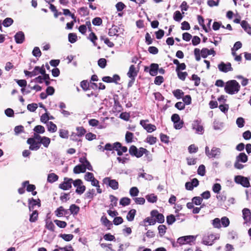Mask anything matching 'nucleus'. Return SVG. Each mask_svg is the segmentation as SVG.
Wrapping results in <instances>:
<instances>
[{
  "label": "nucleus",
  "mask_w": 251,
  "mask_h": 251,
  "mask_svg": "<svg viewBox=\"0 0 251 251\" xmlns=\"http://www.w3.org/2000/svg\"><path fill=\"white\" fill-rule=\"evenodd\" d=\"M240 86L237 81L231 80L226 82L225 90L227 93L233 95L237 93L240 90Z\"/></svg>",
  "instance_id": "obj_1"
},
{
  "label": "nucleus",
  "mask_w": 251,
  "mask_h": 251,
  "mask_svg": "<svg viewBox=\"0 0 251 251\" xmlns=\"http://www.w3.org/2000/svg\"><path fill=\"white\" fill-rule=\"evenodd\" d=\"M248 156L245 153H240L236 157V160L234 164V166L237 169H242L244 167V165L240 163H246L248 161Z\"/></svg>",
  "instance_id": "obj_2"
},
{
  "label": "nucleus",
  "mask_w": 251,
  "mask_h": 251,
  "mask_svg": "<svg viewBox=\"0 0 251 251\" xmlns=\"http://www.w3.org/2000/svg\"><path fill=\"white\" fill-rule=\"evenodd\" d=\"M73 185L76 188L75 192L79 195L83 194L85 190L86 187L83 184L82 181L80 179L74 180Z\"/></svg>",
  "instance_id": "obj_3"
},
{
  "label": "nucleus",
  "mask_w": 251,
  "mask_h": 251,
  "mask_svg": "<svg viewBox=\"0 0 251 251\" xmlns=\"http://www.w3.org/2000/svg\"><path fill=\"white\" fill-rule=\"evenodd\" d=\"M99 147L100 150L102 151H113V150L118 151V149H119L120 147H121V144L119 142H115L112 144L107 143L104 148H103L102 146Z\"/></svg>",
  "instance_id": "obj_4"
},
{
  "label": "nucleus",
  "mask_w": 251,
  "mask_h": 251,
  "mask_svg": "<svg viewBox=\"0 0 251 251\" xmlns=\"http://www.w3.org/2000/svg\"><path fill=\"white\" fill-rule=\"evenodd\" d=\"M234 181L237 184H241L244 187L248 188L250 186L248 178L242 176H235L234 177Z\"/></svg>",
  "instance_id": "obj_5"
},
{
  "label": "nucleus",
  "mask_w": 251,
  "mask_h": 251,
  "mask_svg": "<svg viewBox=\"0 0 251 251\" xmlns=\"http://www.w3.org/2000/svg\"><path fill=\"white\" fill-rule=\"evenodd\" d=\"M192 128L195 130V132L198 134H202L204 133V128L201 124V121L196 120L192 123Z\"/></svg>",
  "instance_id": "obj_6"
},
{
  "label": "nucleus",
  "mask_w": 251,
  "mask_h": 251,
  "mask_svg": "<svg viewBox=\"0 0 251 251\" xmlns=\"http://www.w3.org/2000/svg\"><path fill=\"white\" fill-rule=\"evenodd\" d=\"M219 238V234H210L203 238L202 242L205 245H212L214 241Z\"/></svg>",
  "instance_id": "obj_7"
},
{
  "label": "nucleus",
  "mask_w": 251,
  "mask_h": 251,
  "mask_svg": "<svg viewBox=\"0 0 251 251\" xmlns=\"http://www.w3.org/2000/svg\"><path fill=\"white\" fill-rule=\"evenodd\" d=\"M73 179L65 177L64 181L59 184V188L64 190H69L72 187V184L73 183Z\"/></svg>",
  "instance_id": "obj_8"
},
{
  "label": "nucleus",
  "mask_w": 251,
  "mask_h": 251,
  "mask_svg": "<svg viewBox=\"0 0 251 251\" xmlns=\"http://www.w3.org/2000/svg\"><path fill=\"white\" fill-rule=\"evenodd\" d=\"M218 68L220 71L224 73H227L233 71L231 64L229 62L225 63L222 62L218 65Z\"/></svg>",
  "instance_id": "obj_9"
},
{
  "label": "nucleus",
  "mask_w": 251,
  "mask_h": 251,
  "mask_svg": "<svg viewBox=\"0 0 251 251\" xmlns=\"http://www.w3.org/2000/svg\"><path fill=\"white\" fill-rule=\"evenodd\" d=\"M103 182L113 190H117L119 188L118 182L115 179H111L109 177H105L103 179Z\"/></svg>",
  "instance_id": "obj_10"
},
{
  "label": "nucleus",
  "mask_w": 251,
  "mask_h": 251,
  "mask_svg": "<svg viewBox=\"0 0 251 251\" xmlns=\"http://www.w3.org/2000/svg\"><path fill=\"white\" fill-rule=\"evenodd\" d=\"M148 120L140 121V125L146 129L148 132H152L156 130V126L152 124H148Z\"/></svg>",
  "instance_id": "obj_11"
},
{
  "label": "nucleus",
  "mask_w": 251,
  "mask_h": 251,
  "mask_svg": "<svg viewBox=\"0 0 251 251\" xmlns=\"http://www.w3.org/2000/svg\"><path fill=\"white\" fill-rule=\"evenodd\" d=\"M195 240V237L194 236H185L178 238L177 242L180 245H184L188 244Z\"/></svg>",
  "instance_id": "obj_12"
},
{
  "label": "nucleus",
  "mask_w": 251,
  "mask_h": 251,
  "mask_svg": "<svg viewBox=\"0 0 251 251\" xmlns=\"http://www.w3.org/2000/svg\"><path fill=\"white\" fill-rule=\"evenodd\" d=\"M158 70V64L156 63H152L151 64L150 68L146 67L145 71H149L150 74L152 76H155L157 75Z\"/></svg>",
  "instance_id": "obj_13"
},
{
  "label": "nucleus",
  "mask_w": 251,
  "mask_h": 251,
  "mask_svg": "<svg viewBox=\"0 0 251 251\" xmlns=\"http://www.w3.org/2000/svg\"><path fill=\"white\" fill-rule=\"evenodd\" d=\"M40 205V201L39 199L35 200L33 198H31L28 200V208L29 211L33 210L36 206L39 207Z\"/></svg>",
  "instance_id": "obj_14"
},
{
  "label": "nucleus",
  "mask_w": 251,
  "mask_h": 251,
  "mask_svg": "<svg viewBox=\"0 0 251 251\" xmlns=\"http://www.w3.org/2000/svg\"><path fill=\"white\" fill-rule=\"evenodd\" d=\"M27 144L30 145L29 149L32 151H37L40 148V143L35 141V139L29 138L27 141Z\"/></svg>",
  "instance_id": "obj_15"
},
{
  "label": "nucleus",
  "mask_w": 251,
  "mask_h": 251,
  "mask_svg": "<svg viewBox=\"0 0 251 251\" xmlns=\"http://www.w3.org/2000/svg\"><path fill=\"white\" fill-rule=\"evenodd\" d=\"M137 72L138 71L136 70L135 66L133 65H132L129 67L127 75L128 77L131 79L132 80H134L137 75Z\"/></svg>",
  "instance_id": "obj_16"
},
{
  "label": "nucleus",
  "mask_w": 251,
  "mask_h": 251,
  "mask_svg": "<svg viewBox=\"0 0 251 251\" xmlns=\"http://www.w3.org/2000/svg\"><path fill=\"white\" fill-rule=\"evenodd\" d=\"M152 217L156 218V220L159 223H163L164 222V216L163 214L159 213L157 210H153L151 212Z\"/></svg>",
  "instance_id": "obj_17"
},
{
  "label": "nucleus",
  "mask_w": 251,
  "mask_h": 251,
  "mask_svg": "<svg viewBox=\"0 0 251 251\" xmlns=\"http://www.w3.org/2000/svg\"><path fill=\"white\" fill-rule=\"evenodd\" d=\"M221 154V149L216 147H213L210 151L209 158H218Z\"/></svg>",
  "instance_id": "obj_18"
},
{
  "label": "nucleus",
  "mask_w": 251,
  "mask_h": 251,
  "mask_svg": "<svg viewBox=\"0 0 251 251\" xmlns=\"http://www.w3.org/2000/svg\"><path fill=\"white\" fill-rule=\"evenodd\" d=\"M45 72V68L43 65L41 67L39 66H36L33 70L32 71V77L37 75L39 74H43Z\"/></svg>",
  "instance_id": "obj_19"
},
{
  "label": "nucleus",
  "mask_w": 251,
  "mask_h": 251,
  "mask_svg": "<svg viewBox=\"0 0 251 251\" xmlns=\"http://www.w3.org/2000/svg\"><path fill=\"white\" fill-rule=\"evenodd\" d=\"M15 40L17 43L21 44L25 40V35L22 31H19L15 35Z\"/></svg>",
  "instance_id": "obj_20"
},
{
  "label": "nucleus",
  "mask_w": 251,
  "mask_h": 251,
  "mask_svg": "<svg viewBox=\"0 0 251 251\" xmlns=\"http://www.w3.org/2000/svg\"><path fill=\"white\" fill-rule=\"evenodd\" d=\"M67 213L68 210L65 209L62 206H60L55 211V214L58 217H62Z\"/></svg>",
  "instance_id": "obj_21"
},
{
  "label": "nucleus",
  "mask_w": 251,
  "mask_h": 251,
  "mask_svg": "<svg viewBox=\"0 0 251 251\" xmlns=\"http://www.w3.org/2000/svg\"><path fill=\"white\" fill-rule=\"evenodd\" d=\"M243 213V218L245 221L246 223L248 222L251 217V212L249 209L248 208H244L242 210Z\"/></svg>",
  "instance_id": "obj_22"
},
{
  "label": "nucleus",
  "mask_w": 251,
  "mask_h": 251,
  "mask_svg": "<svg viewBox=\"0 0 251 251\" xmlns=\"http://www.w3.org/2000/svg\"><path fill=\"white\" fill-rule=\"evenodd\" d=\"M85 171L86 170L85 168L83 165H82V164L75 166L73 169L74 173L75 174H78L81 173H84Z\"/></svg>",
  "instance_id": "obj_23"
},
{
  "label": "nucleus",
  "mask_w": 251,
  "mask_h": 251,
  "mask_svg": "<svg viewBox=\"0 0 251 251\" xmlns=\"http://www.w3.org/2000/svg\"><path fill=\"white\" fill-rule=\"evenodd\" d=\"M241 25L245 31H246L248 34H251V26L246 21H242Z\"/></svg>",
  "instance_id": "obj_24"
},
{
  "label": "nucleus",
  "mask_w": 251,
  "mask_h": 251,
  "mask_svg": "<svg viewBox=\"0 0 251 251\" xmlns=\"http://www.w3.org/2000/svg\"><path fill=\"white\" fill-rule=\"evenodd\" d=\"M22 186L24 187L27 186L26 190L28 192H32L35 189V186L33 184H29L28 181H25L22 183Z\"/></svg>",
  "instance_id": "obj_25"
},
{
  "label": "nucleus",
  "mask_w": 251,
  "mask_h": 251,
  "mask_svg": "<svg viewBox=\"0 0 251 251\" xmlns=\"http://www.w3.org/2000/svg\"><path fill=\"white\" fill-rule=\"evenodd\" d=\"M48 129L50 132H55L57 130L56 126L52 122H49L47 124Z\"/></svg>",
  "instance_id": "obj_26"
},
{
  "label": "nucleus",
  "mask_w": 251,
  "mask_h": 251,
  "mask_svg": "<svg viewBox=\"0 0 251 251\" xmlns=\"http://www.w3.org/2000/svg\"><path fill=\"white\" fill-rule=\"evenodd\" d=\"M136 210L133 209L130 210L127 213L126 219L128 221H132L134 220L135 215L136 214Z\"/></svg>",
  "instance_id": "obj_27"
},
{
  "label": "nucleus",
  "mask_w": 251,
  "mask_h": 251,
  "mask_svg": "<svg viewBox=\"0 0 251 251\" xmlns=\"http://www.w3.org/2000/svg\"><path fill=\"white\" fill-rule=\"evenodd\" d=\"M50 143V139L49 137L43 136L40 143L42 144L45 147L48 148Z\"/></svg>",
  "instance_id": "obj_28"
},
{
  "label": "nucleus",
  "mask_w": 251,
  "mask_h": 251,
  "mask_svg": "<svg viewBox=\"0 0 251 251\" xmlns=\"http://www.w3.org/2000/svg\"><path fill=\"white\" fill-rule=\"evenodd\" d=\"M146 198L149 202L154 203L157 200V197L153 194L148 195Z\"/></svg>",
  "instance_id": "obj_29"
},
{
  "label": "nucleus",
  "mask_w": 251,
  "mask_h": 251,
  "mask_svg": "<svg viewBox=\"0 0 251 251\" xmlns=\"http://www.w3.org/2000/svg\"><path fill=\"white\" fill-rule=\"evenodd\" d=\"M58 179V176L54 173L49 174L48 176V181L50 183H53L57 181Z\"/></svg>",
  "instance_id": "obj_30"
},
{
  "label": "nucleus",
  "mask_w": 251,
  "mask_h": 251,
  "mask_svg": "<svg viewBox=\"0 0 251 251\" xmlns=\"http://www.w3.org/2000/svg\"><path fill=\"white\" fill-rule=\"evenodd\" d=\"M174 96L177 99L182 98L184 95V92L180 89H176L173 92Z\"/></svg>",
  "instance_id": "obj_31"
},
{
  "label": "nucleus",
  "mask_w": 251,
  "mask_h": 251,
  "mask_svg": "<svg viewBox=\"0 0 251 251\" xmlns=\"http://www.w3.org/2000/svg\"><path fill=\"white\" fill-rule=\"evenodd\" d=\"M76 133H77V136L79 137H82L86 132V130L82 126L76 127Z\"/></svg>",
  "instance_id": "obj_32"
},
{
  "label": "nucleus",
  "mask_w": 251,
  "mask_h": 251,
  "mask_svg": "<svg viewBox=\"0 0 251 251\" xmlns=\"http://www.w3.org/2000/svg\"><path fill=\"white\" fill-rule=\"evenodd\" d=\"M182 14L180 11H176L174 14V20L176 22H180L183 18Z\"/></svg>",
  "instance_id": "obj_33"
},
{
  "label": "nucleus",
  "mask_w": 251,
  "mask_h": 251,
  "mask_svg": "<svg viewBox=\"0 0 251 251\" xmlns=\"http://www.w3.org/2000/svg\"><path fill=\"white\" fill-rule=\"evenodd\" d=\"M45 227L48 229L50 230L51 231H54L55 228V226L53 223L50 220H47L46 221V225Z\"/></svg>",
  "instance_id": "obj_34"
},
{
  "label": "nucleus",
  "mask_w": 251,
  "mask_h": 251,
  "mask_svg": "<svg viewBox=\"0 0 251 251\" xmlns=\"http://www.w3.org/2000/svg\"><path fill=\"white\" fill-rule=\"evenodd\" d=\"M212 225L214 228H220L221 227V220L216 218L212 221Z\"/></svg>",
  "instance_id": "obj_35"
},
{
  "label": "nucleus",
  "mask_w": 251,
  "mask_h": 251,
  "mask_svg": "<svg viewBox=\"0 0 251 251\" xmlns=\"http://www.w3.org/2000/svg\"><path fill=\"white\" fill-rule=\"evenodd\" d=\"M70 210L72 214L76 215L79 211V207L75 204H72L70 207Z\"/></svg>",
  "instance_id": "obj_36"
},
{
  "label": "nucleus",
  "mask_w": 251,
  "mask_h": 251,
  "mask_svg": "<svg viewBox=\"0 0 251 251\" xmlns=\"http://www.w3.org/2000/svg\"><path fill=\"white\" fill-rule=\"evenodd\" d=\"M230 223L229 219L226 217H223L221 220V224L224 227H227Z\"/></svg>",
  "instance_id": "obj_37"
},
{
  "label": "nucleus",
  "mask_w": 251,
  "mask_h": 251,
  "mask_svg": "<svg viewBox=\"0 0 251 251\" xmlns=\"http://www.w3.org/2000/svg\"><path fill=\"white\" fill-rule=\"evenodd\" d=\"M33 130L37 133H43L45 131V128L43 126L38 125L35 126Z\"/></svg>",
  "instance_id": "obj_38"
},
{
  "label": "nucleus",
  "mask_w": 251,
  "mask_h": 251,
  "mask_svg": "<svg viewBox=\"0 0 251 251\" xmlns=\"http://www.w3.org/2000/svg\"><path fill=\"white\" fill-rule=\"evenodd\" d=\"M59 136L62 138L67 139L69 136V132L67 130L61 129L59 130Z\"/></svg>",
  "instance_id": "obj_39"
},
{
  "label": "nucleus",
  "mask_w": 251,
  "mask_h": 251,
  "mask_svg": "<svg viewBox=\"0 0 251 251\" xmlns=\"http://www.w3.org/2000/svg\"><path fill=\"white\" fill-rule=\"evenodd\" d=\"M60 237H61L63 239H64L66 241H70L72 240L74 237V235L71 234H60Z\"/></svg>",
  "instance_id": "obj_40"
},
{
  "label": "nucleus",
  "mask_w": 251,
  "mask_h": 251,
  "mask_svg": "<svg viewBox=\"0 0 251 251\" xmlns=\"http://www.w3.org/2000/svg\"><path fill=\"white\" fill-rule=\"evenodd\" d=\"M38 212L37 210L33 211L32 214L30 215L29 221L30 222H35L38 218Z\"/></svg>",
  "instance_id": "obj_41"
},
{
  "label": "nucleus",
  "mask_w": 251,
  "mask_h": 251,
  "mask_svg": "<svg viewBox=\"0 0 251 251\" xmlns=\"http://www.w3.org/2000/svg\"><path fill=\"white\" fill-rule=\"evenodd\" d=\"M149 151H147L146 149H144L143 148H140L139 149H138L137 150V153L136 157L139 158L141 157L144 154H146L147 153H148Z\"/></svg>",
  "instance_id": "obj_42"
},
{
  "label": "nucleus",
  "mask_w": 251,
  "mask_h": 251,
  "mask_svg": "<svg viewBox=\"0 0 251 251\" xmlns=\"http://www.w3.org/2000/svg\"><path fill=\"white\" fill-rule=\"evenodd\" d=\"M139 190L136 187H133L130 189L129 194L132 197H136L139 194Z\"/></svg>",
  "instance_id": "obj_43"
},
{
  "label": "nucleus",
  "mask_w": 251,
  "mask_h": 251,
  "mask_svg": "<svg viewBox=\"0 0 251 251\" xmlns=\"http://www.w3.org/2000/svg\"><path fill=\"white\" fill-rule=\"evenodd\" d=\"M130 199L126 197L123 198L122 199H121L120 201V204L123 206L128 205L130 204Z\"/></svg>",
  "instance_id": "obj_44"
},
{
  "label": "nucleus",
  "mask_w": 251,
  "mask_h": 251,
  "mask_svg": "<svg viewBox=\"0 0 251 251\" xmlns=\"http://www.w3.org/2000/svg\"><path fill=\"white\" fill-rule=\"evenodd\" d=\"M166 229L167 228L165 225H161L158 226V230L161 236H162L165 234L166 233Z\"/></svg>",
  "instance_id": "obj_45"
},
{
  "label": "nucleus",
  "mask_w": 251,
  "mask_h": 251,
  "mask_svg": "<svg viewBox=\"0 0 251 251\" xmlns=\"http://www.w3.org/2000/svg\"><path fill=\"white\" fill-rule=\"evenodd\" d=\"M157 139L155 137L150 135L146 138V142L150 145H153L156 142Z\"/></svg>",
  "instance_id": "obj_46"
},
{
  "label": "nucleus",
  "mask_w": 251,
  "mask_h": 251,
  "mask_svg": "<svg viewBox=\"0 0 251 251\" xmlns=\"http://www.w3.org/2000/svg\"><path fill=\"white\" fill-rule=\"evenodd\" d=\"M13 23V20L10 18H6L3 21L2 24L4 26L8 27L11 25Z\"/></svg>",
  "instance_id": "obj_47"
},
{
  "label": "nucleus",
  "mask_w": 251,
  "mask_h": 251,
  "mask_svg": "<svg viewBox=\"0 0 251 251\" xmlns=\"http://www.w3.org/2000/svg\"><path fill=\"white\" fill-rule=\"evenodd\" d=\"M133 134L129 131H127L126 134V141L127 143H131L132 141Z\"/></svg>",
  "instance_id": "obj_48"
},
{
  "label": "nucleus",
  "mask_w": 251,
  "mask_h": 251,
  "mask_svg": "<svg viewBox=\"0 0 251 251\" xmlns=\"http://www.w3.org/2000/svg\"><path fill=\"white\" fill-rule=\"evenodd\" d=\"M198 22H199V24L202 26L203 29L206 32H208V29H207L205 25H204V19H203V18L201 16L199 15L198 16Z\"/></svg>",
  "instance_id": "obj_49"
},
{
  "label": "nucleus",
  "mask_w": 251,
  "mask_h": 251,
  "mask_svg": "<svg viewBox=\"0 0 251 251\" xmlns=\"http://www.w3.org/2000/svg\"><path fill=\"white\" fill-rule=\"evenodd\" d=\"M69 41L71 43H74L76 41L77 36L75 33H70L68 35Z\"/></svg>",
  "instance_id": "obj_50"
},
{
  "label": "nucleus",
  "mask_w": 251,
  "mask_h": 251,
  "mask_svg": "<svg viewBox=\"0 0 251 251\" xmlns=\"http://www.w3.org/2000/svg\"><path fill=\"white\" fill-rule=\"evenodd\" d=\"M54 222L55 224L60 228H64L67 226V223L64 221H62L58 220H55Z\"/></svg>",
  "instance_id": "obj_51"
},
{
  "label": "nucleus",
  "mask_w": 251,
  "mask_h": 251,
  "mask_svg": "<svg viewBox=\"0 0 251 251\" xmlns=\"http://www.w3.org/2000/svg\"><path fill=\"white\" fill-rule=\"evenodd\" d=\"M80 86L84 91H87L89 89V83L87 80H83L80 83Z\"/></svg>",
  "instance_id": "obj_52"
},
{
  "label": "nucleus",
  "mask_w": 251,
  "mask_h": 251,
  "mask_svg": "<svg viewBox=\"0 0 251 251\" xmlns=\"http://www.w3.org/2000/svg\"><path fill=\"white\" fill-rule=\"evenodd\" d=\"M188 150L190 153H196L198 151V148L194 144H192L189 146Z\"/></svg>",
  "instance_id": "obj_53"
},
{
  "label": "nucleus",
  "mask_w": 251,
  "mask_h": 251,
  "mask_svg": "<svg viewBox=\"0 0 251 251\" xmlns=\"http://www.w3.org/2000/svg\"><path fill=\"white\" fill-rule=\"evenodd\" d=\"M205 166L203 165H200L198 169V174L201 176H203L205 175Z\"/></svg>",
  "instance_id": "obj_54"
},
{
  "label": "nucleus",
  "mask_w": 251,
  "mask_h": 251,
  "mask_svg": "<svg viewBox=\"0 0 251 251\" xmlns=\"http://www.w3.org/2000/svg\"><path fill=\"white\" fill-rule=\"evenodd\" d=\"M88 38L92 42H93L95 46L97 45L96 40H97V37L95 34V33H94L93 32H91L89 34Z\"/></svg>",
  "instance_id": "obj_55"
},
{
  "label": "nucleus",
  "mask_w": 251,
  "mask_h": 251,
  "mask_svg": "<svg viewBox=\"0 0 251 251\" xmlns=\"http://www.w3.org/2000/svg\"><path fill=\"white\" fill-rule=\"evenodd\" d=\"M202 201V198L200 197H195L192 199V201L197 205H200Z\"/></svg>",
  "instance_id": "obj_56"
},
{
  "label": "nucleus",
  "mask_w": 251,
  "mask_h": 251,
  "mask_svg": "<svg viewBox=\"0 0 251 251\" xmlns=\"http://www.w3.org/2000/svg\"><path fill=\"white\" fill-rule=\"evenodd\" d=\"M176 221L175 217L173 215H170L167 217V223L169 225L173 224Z\"/></svg>",
  "instance_id": "obj_57"
},
{
  "label": "nucleus",
  "mask_w": 251,
  "mask_h": 251,
  "mask_svg": "<svg viewBox=\"0 0 251 251\" xmlns=\"http://www.w3.org/2000/svg\"><path fill=\"white\" fill-rule=\"evenodd\" d=\"M32 54L35 57H40L41 55V52L38 47H35L32 51Z\"/></svg>",
  "instance_id": "obj_58"
},
{
  "label": "nucleus",
  "mask_w": 251,
  "mask_h": 251,
  "mask_svg": "<svg viewBox=\"0 0 251 251\" xmlns=\"http://www.w3.org/2000/svg\"><path fill=\"white\" fill-rule=\"evenodd\" d=\"M138 149L134 146H132L129 149V152L132 155H134L136 157Z\"/></svg>",
  "instance_id": "obj_59"
},
{
  "label": "nucleus",
  "mask_w": 251,
  "mask_h": 251,
  "mask_svg": "<svg viewBox=\"0 0 251 251\" xmlns=\"http://www.w3.org/2000/svg\"><path fill=\"white\" fill-rule=\"evenodd\" d=\"M245 121L243 118L239 117L236 120V124L239 128H241L244 126Z\"/></svg>",
  "instance_id": "obj_60"
},
{
  "label": "nucleus",
  "mask_w": 251,
  "mask_h": 251,
  "mask_svg": "<svg viewBox=\"0 0 251 251\" xmlns=\"http://www.w3.org/2000/svg\"><path fill=\"white\" fill-rule=\"evenodd\" d=\"M100 246L102 248H105L106 251H115L112 249V245L111 244H107L105 243H102L100 244Z\"/></svg>",
  "instance_id": "obj_61"
},
{
  "label": "nucleus",
  "mask_w": 251,
  "mask_h": 251,
  "mask_svg": "<svg viewBox=\"0 0 251 251\" xmlns=\"http://www.w3.org/2000/svg\"><path fill=\"white\" fill-rule=\"evenodd\" d=\"M37 107V104L36 103H31L28 104L27 108L29 111L34 112L36 110Z\"/></svg>",
  "instance_id": "obj_62"
},
{
  "label": "nucleus",
  "mask_w": 251,
  "mask_h": 251,
  "mask_svg": "<svg viewBox=\"0 0 251 251\" xmlns=\"http://www.w3.org/2000/svg\"><path fill=\"white\" fill-rule=\"evenodd\" d=\"M213 192L215 193H219L221 190V186L219 183L215 184L212 188Z\"/></svg>",
  "instance_id": "obj_63"
},
{
  "label": "nucleus",
  "mask_w": 251,
  "mask_h": 251,
  "mask_svg": "<svg viewBox=\"0 0 251 251\" xmlns=\"http://www.w3.org/2000/svg\"><path fill=\"white\" fill-rule=\"evenodd\" d=\"M93 178L94 176L92 173L87 172L84 176V179L87 181H90Z\"/></svg>",
  "instance_id": "obj_64"
}]
</instances>
